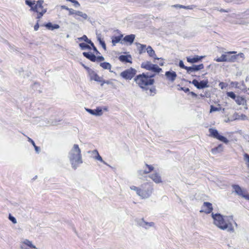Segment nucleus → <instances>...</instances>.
<instances>
[{
  "mask_svg": "<svg viewBox=\"0 0 249 249\" xmlns=\"http://www.w3.org/2000/svg\"><path fill=\"white\" fill-rule=\"evenodd\" d=\"M68 158L72 169L75 170L83 163L81 149L77 144H74L69 151Z\"/></svg>",
  "mask_w": 249,
  "mask_h": 249,
  "instance_id": "obj_1",
  "label": "nucleus"
},
{
  "mask_svg": "<svg viewBox=\"0 0 249 249\" xmlns=\"http://www.w3.org/2000/svg\"><path fill=\"white\" fill-rule=\"evenodd\" d=\"M155 74H149L148 72H143L137 75L134 78V81L143 90L148 89L147 86H152L155 83L153 78Z\"/></svg>",
  "mask_w": 249,
  "mask_h": 249,
  "instance_id": "obj_2",
  "label": "nucleus"
},
{
  "mask_svg": "<svg viewBox=\"0 0 249 249\" xmlns=\"http://www.w3.org/2000/svg\"><path fill=\"white\" fill-rule=\"evenodd\" d=\"M213 219V223L221 230H227L229 232H233L234 229L231 223H227L224 219V216L219 213H212Z\"/></svg>",
  "mask_w": 249,
  "mask_h": 249,
  "instance_id": "obj_3",
  "label": "nucleus"
},
{
  "mask_svg": "<svg viewBox=\"0 0 249 249\" xmlns=\"http://www.w3.org/2000/svg\"><path fill=\"white\" fill-rule=\"evenodd\" d=\"M236 53L235 51H230L225 53L226 55V62H234L239 60V58L244 59L245 58V55L242 53H240L237 54H233Z\"/></svg>",
  "mask_w": 249,
  "mask_h": 249,
  "instance_id": "obj_4",
  "label": "nucleus"
},
{
  "mask_svg": "<svg viewBox=\"0 0 249 249\" xmlns=\"http://www.w3.org/2000/svg\"><path fill=\"white\" fill-rule=\"evenodd\" d=\"M142 189H141L139 196L142 198H147L149 197L153 191L152 187L148 184H144V186H142Z\"/></svg>",
  "mask_w": 249,
  "mask_h": 249,
  "instance_id": "obj_5",
  "label": "nucleus"
},
{
  "mask_svg": "<svg viewBox=\"0 0 249 249\" xmlns=\"http://www.w3.org/2000/svg\"><path fill=\"white\" fill-rule=\"evenodd\" d=\"M209 131L210 132L209 136L210 137L216 139L226 144H227L229 142V140L227 138L222 135H221L217 129L211 128L209 129Z\"/></svg>",
  "mask_w": 249,
  "mask_h": 249,
  "instance_id": "obj_6",
  "label": "nucleus"
},
{
  "mask_svg": "<svg viewBox=\"0 0 249 249\" xmlns=\"http://www.w3.org/2000/svg\"><path fill=\"white\" fill-rule=\"evenodd\" d=\"M226 94L229 97L234 100L237 105L243 106L246 105L247 101L244 97L237 96L233 91H228Z\"/></svg>",
  "mask_w": 249,
  "mask_h": 249,
  "instance_id": "obj_7",
  "label": "nucleus"
},
{
  "mask_svg": "<svg viewBox=\"0 0 249 249\" xmlns=\"http://www.w3.org/2000/svg\"><path fill=\"white\" fill-rule=\"evenodd\" d=\"M137 71L133 68H130L122 71L120 73V76L126 80H131L136 74Z\"/></svg>",
  "mask_w": 249,
  "mask_h": 249,
  "instance_id": "obj_8",
  "label": "nucleus"
},
{
  "mask_svg": "<svg viewBox=\"0 0 249 249\" xmlns=\"http://www.w3.org/2000/svg\"><path fill=\"white\" fill-rule=\"evenodd\" d=\"M189 82L193 84L197 89H203L209 87L208 79L201 80L199 82L196 79H194L192 82L190 81Z\"/></svg>",
  "mask_w": 249,
  "mask_h": 249,
  "instance_id": "obj_9",
  "label": "nucleus"
},
{
  "mask_svg": "<svg viewBox=\"0 0 249 249\" xmlns=\"http://www.w3.org/2000/svg\"><path fill=\"white\" fill-rule=\"evenodd\" d=\"M69 12V15H74V18L77 20H80L79 17L82 18L84 19L88 18V15L86 13H84L80 11H76L73 9L70 8L68 10Z\"/></svg>",
  "mask_w": 249,
  "mask_h": 249,
  "instance_id": "obj_10",
  "label": "nucleus"
},
{
  "mask_svg": "<svg viewBox=\"0 0 249 249\" xmlns=\"http://www.w3.org/2000/svg\"><path fill=\"white\" fill-rule=\"evenodd\" d=\"M136 223L138 226L144 228L145 229H148L149 227H154L155 225L154 222H146L143 218L136 220Z\"/></svg>",
  "mask_w": 249,
  "mask_h": 249,
  "instance_id": "obj_11",
  "label": "nucleus"
},
{
  "mask_svg": "<svg viewBox=\"0 0 249 249\" xmlns=\"http://www.w3.org/2000/svg\"><path fill=\"white\" fill-rule=\"evenodd\" d=\"M86 110L89 114L96 116H101L103 115V112L102 109L101 107H97L95 109H92L90 108H85Z\"/></svg>",
  "mask_w": 249,
  "mask_h": 249,
  "instance_id": "obj_12",
  "label": "nucleus"
},
{
  "mask_svg": "<svg viewBox=\"0 0 249 249\" xmlns=\"http://www.w3.org/2000/svg\"><path fill=\"white\" fill-rule=\"evenodd\" d=\"M204 66L203 64L199 65H193L191 67H188L187 70V72L189 74H191L193 72L197 71L204 68Z\"/></svg>",
  "mask_w": 249,
  "mask_h": 249,
  "instance_id": "obj_13",
  "label": "nucleus"
},
{
  "mask_svg": "<svg viewBox=\"0 0 249 249\" xmlns=\"http://www.w3.org/2000/svg\"><path fill=\"white\" fill-rule=\"evenodd\" d=\"M88 153H95V156H93V159L101 161V162L103 163L104 164H105L108 166L111 167L109 164H108L105 161H104L103 160L102 157L99 155L98 151L96 149L93 150L92 151H88Z\"/></svg>",
  "mask_w": 249,
  "mask_h": 249,
  "instance_id": "obj_14",
  "label": "nucleus"
},
{
  "mask_svg": "<svg viewBox=\"0 0 249 249\" xmlns=\"http://www.w3.org/2000/svg\"><path fill=\"white\" fill-rule=\"evenodd\" d=\"M165 75L167 79L171 82H174L177 76L176 72L172 71H166Z\"/></svg>",
  "mask_w": 249,
  "mask_h": 249,
  "instance_id": "obj_15",
  "label": "nucleus"
},
{
  "mask_svg": "<svg viewBox=\"0 0 249 249\" xmlns=\"http://www.w3.org/2000/svg\"><path fill=\"white\" fill-rule=\"evenodd\" d=\"M119 60L123 63H132V57L130 54L128 55H121L119 56Z\"/></svg>",
  "mask_w": 249,
  "mask_h": 249,
  "instance_id": "obj_16",
  "label": "nucleus"
},
{
  "mask_svg": "<svg viewBox=\"0 0 249 249\" xmlns=\"http://www.w3.org/2000/svg\"><path fill=\"white\" fill-rule=\"evenodd\" d=\"M203 208L205 209L203 211L206 213H210L213 210L212 204L209 202H204L203 204Z\"/></svg>",
  "mask_w": 249,
  "mask_h": 249,
  "instance_id": "obj_17",
  "label": "nucleus"
},
{
  "mask_svg": "<svg viewBox=\"0 0 249 249\" xmlns=\"http://www.w3.org/2000/svg\"><path fill=\"white\" fill-rule=\"evenodd\" d=\"M123 35L120 34L117 36H113L111 37V42L113 46L115 45L117 43L120 42L121 44H123V41L122 38L123 37Z\"/></svg>",
  "mask_w": 249,
  "mask_h": 249,
  "instance_id": "obj_18",
  "label": "nucleus"
},
{
  "mask_svg": "<svg viewBox=\"0 0 249 249\" xmlns=\"http://www.w3.org/2000/svg\"><path fill=\"white\" fill-rule=\"evenodd\" d=\"M135 38V35L134 34H130L125 36L123 39L122 41L125 43H128L130 45L132 44Z\"/></svg>",
  "mask_w": 249,
  "mask_h": 249,
  "instance_id": "obj_19",
  "label": "nucleus"
},
{
  "mask_svg": "<svg viewBox=\"0 0 249 249\" xmlns=\"http://www.w3.org/2000/svg\"><path fill=\"white\" fill-rule=\"evenodd\" d=\"M204 57L203 56H198V55H196L193 57H187V61L188 62L191 63H197L199 61H200Z\"/></svg>",
  "mask_w": 249,
  "mask_h": 249,
  "instance_id": "obj_20",
  "label": "nucleus"
},
{
  "mask_svg": "<svg viewBox=\"0 0 249 249\" xmlns=\"http://www.w3.org/2000/svg\"><path fill=\"white\" fill-rule=\"evenodd\" d=\"M146 52L150 57H153L154 59L159 60L161 58H159L156 56V54L154 50L152 49L151 46H148L146 48Z\"/></svg>",
  "mask_w": 249,
  "mask_h": 249,
  "instance_id": "obj_21",
  "label": "nucleus"
},
{
  "mask_svg": "<svg viewBox=\"0 0 249 249\" xmlns=\"http://www.w3.org/2000/svg\"><path fill=\"white\" fill-rule=\"evenodd\" d=\"M83 55L86 58L89 59L92 62H95V55L91 52H83Z\"/></svg>",
  "mask_w": 249,
  "mask_h": 249,
  "instance_id": "obj_22",
  "label": "nucleus"
},
{
  "mask_svg": "<svg viewBox=\"0 0 249 249\" xmlns=\"http://www.w3.org/2000/svg\"><path fill=\"white\" fill-rule=\"evenodd\" d=\"M91 80H94L97 82L101 81V77H100L93 70L89 74Z\"/></svg>",
  "mask_w": 249,
  "mask_h": 249,
  "instance_id": "obj_23",
  "label": "nucleus"
},
{
  "mask_svg": "<svg viewBox=\"0 0 249 249\" xmlns=\"http://www.w3.org/2000/svg\"><path fill=\"white\" fill-rule=\"evenodd\" d=\"M232 188L234 190L235 192L238 195L242 196H245V194L243 193V191L242 188L238 185L236 184H233L232 185Z\"/></svg>",
  "mask_w": 249,
  "mask_h": 249,
  "instance_id": "obj_24",
  "label": "nucleus"
},
{
  "mask_svg": "<svg viewBox=\"0 0 249 249\" xmlns=\"http://www.w3.org/2000/svg\"><path fill=\"white\" fill-rule=\"evenodd\" d=\"M150 177L155 182L157 183L162 182L161 177L158 173H155L151 175Z\"/></svg>",
  "mask_w": 249,
  "mask_h": 249,
  "instance_id": "obj_25",
  "label": "nucleus"
},
{
  "mask_svg": "<svg viewBox=\"0 0 249 249\" xmlns=\"http://www.w3.org/2000/svg\"><path fill=\"white\" fill-rule=\"evenodd\" d=\"M136 45L138 47L139 54H141L145 52L147 48L146 45L142 44L140 43H136Z\"/></svg>",
  "mask_w": 249,
  "mask_h": 249,
  "instance_id": "obj_26",
  "label": "nucleus"
},
{
  "mask_svg": "<svg viewBox=\"0 0 249 249\" xmlns=\"http://www.w3.org/2000/svg\"><path fill=\"white\" fill-rule=\"evenodd\" d=\"M223 145L222 144H220L217 146L212 148L211 152L213 154H217L223 151Z\"/></svg>",
  "mask_w": 249,
  "mask_h": 249,
  "instance_id": "obj_27",
  "label": "nucleus"
},
{
  "mask_svg": "<svg viewBox=\"0 0 249 249\" xmlns=\"http://www.w3.org/2000/svg\"><path fill=\"white\" fill-rule=\"evenodd\" d=\"M48 29L51 30H53L54 29H56L59 28L60 26L58 24H52L51 22H48L45 24L44 25Z\"/></svg>",
  "mask_w": 249,
  "mask_h": 249,
  "instance_id": "obj_28",
  "label": "nucleus"
},
{
  "mask_svg": "<svg viewBox=\"0 0 249 249\" xmlns=\"http://www.w3.org/2000/svg\"><path fill=\"white\" fill-rule=\"evenodd\" d=\"M152 65L153 64H152L150 61L144 62L141 64V68L146 70L150 71Z\"/></svg>",
  "mask_w": 249,
  "mask_h": 249,
  "instance_id": "obj_29",
  "label": "nucleus"
},
{
  "mask_svg": "<svg viewBox=\"0 0 249 249\" xmlns=\"http://www.w3.org/2000/svg\"><path fill=\"white\" fill-rule=\"evenodd\" d=\"M79 47L82 50H91V47L90 46V45L87 44V43H80L79 44Z\"/></svg>",
  "mask_w": 249,
  "mask_h": 249,
  "instance_id": "obj_30",
  "label": "nucleus"
},
{
  "mask_svg": "<svg viewBox=\"0 0 249 249\" xmlns=\"http://www.w3.org/2000/svg\"><path fill=\"white\" fill-rule=\"evenodd\" d=\"M234 117L235 120H248V117L243 114L239 115L238 113H235L234 114Z\"/></svg>",
  "mask_w": 249,
  "mask_h": 249,
  "instance_id": "obj_31",
  "label": "nucleus"
},
{
  "mask_svg": "<svg viewBox=\"0 0 249 249\" xmlns=\"http://www.w3.org/2000/svg\"><path fill=\"white\" fill-rule=\"evenodd\" d=\"M162 71V69L160 68L157 65L153 64L152 65L150 71L152 72L159 73Z\"/></svg>",
  "mask_w": 249,
  "mask_h": 249,
  "instance_id": "obj_32",
  "label": "nucleus"
},
{
  "mask_svg": "<svg viewBox=\"0 0 249 249\" xmlns=\"http://www.w3.org/2000/svg\"><path fill=\"white\" fill-rule=\"evenodd\" d=\"M100 66L102 67L103 69L106 70H110L111 68V65L108 62H102L100 64Z\"/></svg>",
  "mask_w": 249,
  "mask_h": 249,
  "instance_id": "obj_33",
  "label": "nucleus"
},
{
  "mask_svg": "<svg viewBox=\"0 0 249 249\" xmlns=\"http://www.w3.org/2000/svg\"><path fill=\"white\" fill-rule=\"evenodd\" d=\"M78 40L79 41H84L86 43L89 44L91 43V40L88 38L86 35H83L82 37H78Z\"/></svg>",
  "mask_w": 249,
  "mask_h": 249,
  "instance_id": "obj_34",
  "label": "nucleus"
},
{
  "mask_svg": "<svg viewBox=\"0 0 249 249\" xmlns=\"http://www.w3.org/2000/svg\"><path fill=\"white\" fill-rule=\"evenodd\" d=\"M22 243L30 248L37 249V248L32 244V242L28 239L24 240Z\"/></svg>",
  "mask_w": 249,
  "mask_h": 249,
  "instance_id": "obj_35",
  "label": "nucleus"
},
{
  "mask_svg": "<svg viewBox=\"0 0 249 249\" xmlns=\"http://www.w3.org/2000/svg\"><path fill=\"white\" fill-rule=\"evenodd\" d=\"M97 40L99 41L100 44L102 46L104 50H107L106 44L105 41L99 36H97Z\"/></svg>",
  "mask_w": 249,
  "mask_h": 249,
  "instance_id": "obj_36",
  "label": "nucleus"
},
{
  "mask_svg": "<svg viewBox=\"0 0 249 249\" xmlns=\"http://www.w3.org/2000/svg\"><path fill=\"white\" fill-rule=\"evenodd\" d=\"M226 55L225 54H223L220 57H218L216 59H214V60L217 62H226Z\"/></svg>",
  "mask_w": 249,
  "mask_h": 249,
  "instance_id": "obj_37",
  "label": "nucleus"
},
{
  "mask_svg": "<svg viewBox=\"0 0 249 249\" xmlns=\"http://www.w3.org/2000/svg\"><path fill=\"white\" fill-rule=\"evenodd\" d=\"M89 45H90V46L91 47V49L97 55L100 54V52L98 51L94 43L92 41L91 43L89 44Z\"/></svg>",
  "mask_w": 249,
  "mask_h": 249,
  "instance_id": "obj_38",
  "label": "nucleus"
},
{
  "mask_svg": "<svg viewBox=\"0 0 249 249\" xmlns=\"http://www.w3.org/2000/svg\"><path fill=\"white\" fill-rule=\"evenodd\" d=\"M25 4L29 6L31 8L33 7L35 4V1H32L31 0H25Z\"/></svg>",
  "mask_w": 249,
  "mask_h": 249,
  "instance_id": "obj_39",
  "label": "nucleus"
},
{
  "mask_svg": "<svg viewBox=\"0 0 249 249\" xmlns=\"http://www.w3.org/2000/svg\"><path fill=\"white\" fill-rule=\"evenodd\" d=\"M46 12H47L46 9H43L42 10V11L40 12H38V13H37L36 18H37V19L40 18Z\"/></svg>",
  "mask_w": 249,
  "mask_h": 249,
  "instance_id": "obj_40",
  "label": "nucleus"
},
{
  "mask_svg": "<svg viewBox=\"0 0 249 249\" xmlns=\"http://www.w3.org/2000/svg\"><path fill=\"white\" fill-rule=\"evenodd\" d=\"M130 188L131 190L136 191L137 194L139 196L141 189L135 186H130Z\"/></svg>",
  "mask_w": 249,
  "mask_h": 249,
  "instance_id": "obj_41",
  "label": "nucleus"
},
{
  "mask_svg": "<svg viewBox=\"0 0 249 249\" xmlns=\"http://www.w3.org/2000/svg\"><path fill=\"white\" fill-rule=\"evenodd\" d=\"M220 110V108H218L217 107H214L213 105H211L210 107V112L211 113L214 111H219Z\"/></svg>",
  "mask_w": 249,
  "mask_h": 249,
  "instance_id": "obj_42",
  "label": "nucleus"
},
{
  "mask_svg": "<svg viewBox=\"0 0 249 249\" xmlns=\"http://www.w3.org/2000/svg\"><path fill=\"white\" fill-rule=\"evenodd\" d=\"M44 3V1L43 0H38L37 1L36 5L39 8L42 9L43 6L42 5L43 3Z\"/></svg>",
  "mask_w": 249,
  "mask_h": 249,
  "instance_id": "obj_43",
  "label": "nucleus"
},
{
  "mask_svg": "<svg viewBox=\"0 0 249 249\" xmlns=\"http://www.w3.org/2000/svg\"><path fill=\"white\" fill-rule=\"evenodd\" d=\"M150 92V95L154 96L156 94L157 90L155 87H152L149 89Z\"/></svg>",
  "mask_w": 249,
  "mask_h": 249,
  "instance_id": "obj_44",
  "label": "nucleus"
},
{
  "mask_svg": "<svg viewBox=\"0 0 249 249\" xmlns=\"http://www.w3.org/2000/svg\"><path fill=\"white\" fill-rule=\"evenodd\" d=\"M244 160L247 162V165L249 167V155L247 153H245L244 155Z\"/></svg>",
  "mask_w": 249,
  "mask_h": 249,
  "instance_id": "obj_45",
  "label": "nucleus"
},
{
  "mask_svg": "<svg viewBox=\"0 0 249 249\" xmlns=\"http://www.w3.org/2000/svg\"><path fill=\"white\" fill-rule=\"evenodd\" d=\"M178 66L180 68L185 69L187 71L188 67L184 65L182 60H180L179 62Z\"/></svg>",
  "mask_w": 249,
  "mask_h": 249,
  "instance_id": "obj_46",
  "label": "nucleus"
},
{
  "mask_svg": "<svg viewBox=\"0 0 249 249\" xmlns=\"http://www.w3.org/2000/svg\"><path fill=\"white\" fill-rule=\"evenodd\" d=\"M8 218L13 223L16 224L17 223L16 218L11 215V214H9Z\"/></svg>",
  "mask_w": 249,
  "mask_h": 249,
  "instance_id": "obj_47",
  "label": "nucleus"
},
{
  "mask_svg": "<svg viewBox=\"0 0 249 249\" xmlns=\"http://www.w3.org/2000/svg\"><path fill=\"white\" fill-rule=\"evenodd\" d=\"M105 60L104 57L103 56H96L95 55V62H101Z\"/></svg>",
  "mask_w": 249,
  "mask_h": 249,
  "instance_id": "obj_48",
  "label": "nucleus"
},
{
  "mask_svg": "<svg viewBox=\"0 0 249 249\" xmlns=\"http://www.w3.org/2000/svg\"><path fill=\"white\" fill-rule=\"evenodd\" d=\"M145 165L148 168V170H147V174L151 172L152 171L154 170V167L152 165H148L147 164H145Z\"/></svg>",
  "mask_w": 249,
  "mask_h": 249,
  "instance_id": "obj_49",
  "label": "nucleus"
},
{
  "mask_svg": "<svg viewBox=\"0 0 249 249\" xmlns=\"http://www.w3.org/2000/svg\"><path fill=\"white\" fill-rule=\"evenodd\" d=\"M138 173L140 176H142L144 174H147V170H140L138 171Z\"/></svg>",
  "mask_w": 249,
  "mask_h": 249,
  "instance_id": "obj_50",
  "label": "nucleus"
},
{
  "mask_svg": "<svg viewBox=\"0 0 249 249\" xmlns=\"http://www.w3.org/2000/svg\"><path fill=\"white\" fill-rule=\"evenodd\" d=\"M38 7L35 3V5H34L33 7H32V8H31V10L35 12L38 13Z\"/></svg>",
  "mask_w": 249,
  "mask_h": 249,
  "instance_id": "obj_51",
  "label": "nucleus"
},
{
  "mask_svg": "<svg viewBox=\"0 0 249 249\" xmlns=\"http://www.w3.org/2000/svg\"><path fill=\"white\" fill-rule=\"evenodd\" d=\"M227 86V84L223 82H220L219 84V86L220 87L221 89H224Z\"/></svg>",
  "mask_w": 249,
  "mask_h": 249,
  "instance_id": "obj_52",
  "label": "nucleus"
},
{
  "mask_svg": "<svg viewBox=\"0 0 249 249\" xmlns=\"http://www.w3.org/2000/svg\"><path fill=\"white\" fill-rule=\"evenodd\" d=\"M83 67L87 71L88 74H89L90 71H92V69H90L89 67L86 66L84 64H82Z\"/></svg>",
  "mask_w": 249,
  "mask_h": 249,
  "instance_id": "obj_53",
  "label": "nucleus"
},
{
  "mask_svg": "<svg viewBox=\"0 0 249 249\" xmlns=\"http://www.w3.org/2000/svg\"><path fill=\"white\" fill-rule=\"evenodd\" d=\"M195 7L194 5H188V6H184L183 5V7L182 8L186 9H192L193 7Z\"/></svg>",
  "mask_w": 249,
  "mask_h": 249,
  "instance_id": "obj_54",
  "label": "nucleus"
},
{
  "mask_svg": "<svg viewBox=\"0 0 249 249\" xmlns=\"http://www.w3.org/2000/svg\"><path fill=\"white\" fill-rule=\"evenodd\" d=\"M34 148H35V151L36 152V153H39L40 151V147L36 146V145H35L34 146Z\"/></svg>",
  "mask_w": 249,
  "mask_h": 249,
  "instance_id": "obj_55",
  "label": "nucleus"
},
{
  "mask_svg": "<svg viewBox=\"0 0 249 249\" xmlns=\"http://www.w3.org/2000/svg\"><path fill=\"white\" fill-rule=\"evenodd\" d=\"M181 90H183L186 93L190 91L189 89L186 87H181Z\"/></svg>",
  "mask_w": 249,
  "mask_h": 249,
  "instance_id": "obj_56",
  "label": "nucleus"
},
{
  "mask_svg": "<svg viewBox=\"0 0 249 249\" xmlns=\"http://www.w3.org/2000/svg\"><path fill=\"white\" fill-rule=\"evenodd\" d=\"M39 27V25L38 24V21H37V23L35 25L34 27L35 31H37Z\"/></svg>",
  "mask_w": 249,
  "mask_h": 249,
  "instance_id": "obj_57",
  "label": "nucleus"
},
{
  "mask_svg": "<svg viewBox=\"0 0 249 249\" xmlns=\"http://www.w3.org/2000/svg\"><path fill=\"white\" fill-rule=\"evenodd\" d=\"M73 3H74V6L76 8L79 7L80 5L79 3L78 2V1L76 0H75V1H74V2H73Z\"/></svg>",
  "mask_w": 249,
  "mask_h": 249,
  "instance_id": "obj_58",
  "label": "nucleus"
},
{
  "mask_svg": "<svg viewBox=\"0 0 249 249\" xmlns=\"http://www.w3.org/2000/svg\"><path fill=\"white\" fill-rule=\"evenodd\" d=\"M28 141L29 142H31L34 146L36 145L34 141L32 139H31L29 137L28 138Z\"/></svg>",
  "mask_w": 249,
  "mask_h": 249,
  "instance_id": "obj_59",
  "label": "nucleus"
},
{
  "mask_svg": "<svg viewBox=\"0 0 249 249\" xmlns=\"http://www.w3.org/2000/svg\"><path fill=\"white\" fill-rule=\"evenodd\" d=\"M172 6L175 7V8H182L183 7V5H180V4H175V5H172Z\"/></svg>",
  "mask_w": 249,
  "mask_h": 249,
  "instance_id": "obj_60",
  "label": "nucleus"
},
{
  "mask_svg": "<svg viewBox=\"0 0 249 249\" xmlns=\"http://www.w3.org/2000/svg\"><path fill=\"white\" fill-rule=\"evenodd\" d=\"M189 94H190L194 97H196L197 96V95L193 91H189Z\"/></svg>",
  "mask_w": 249,
  "mask_h": 249,
  "instance_id": "obj_61",
  "label": "nucleus"
},
{
  "mask_svg": "<svg viewBox=\"0 0 249 249\" xmlns=\"http://www.w3.org/2000/svg\"><path fill=\"white\" fill-rule=\"evenodd\" d=\"M61 9H65V10H68H68H69V9H70L69 7H68L67 6H65V5H62V6H61Z\"/></svg>",
  "mask_w": 249,
  "mask_h": 249,
  "instance_id": "obj_62",
  "label": "nucleus"
},
{
  "mask_svg": "<svg viewBox=\"0 0 249 249\" xmlns=\"http://www.w3.org/2000/svg\"><path fill=\"white\" fill-rule=\"evenodd\" d=\"M220 12H229L230 11V10L229 9H227V10H225V9H221L220 10H219Z\"/></svg>",
  "mask_w": 249,
  "mask_h": 249,
  "instance_id": "obj_63",
  "label": "nucleus"
},
{
  "mask_svg": "<svg viewBox=\"0 0 249 249\" xmlns=\"http://www.w3.org/2000/svg\"><path fill=\"white\" fill-rule=\"evenodd\" d=\"M243 197L249 200V194H245V196H243Z\"/></svg>",
  "mask_w": 249,
  "mask_h": 249,
  "instance_id": "obj_64",
  "label": "nucleus"
}]
</instances>
